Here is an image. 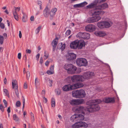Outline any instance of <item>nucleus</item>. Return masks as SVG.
<instances>
[{"instance_id":"13d9d810","label":"nucleus","mask_w":128,"mask_h":128,"mask_svg":"<svg viewBox=\"0 0 128 128\" xmlns=\"http://www.w3.org/2000/svg\"><path fill=\"white\" fill-rule=\"evenodd\" d=\"M24 88L26 89L27 88V85L26 83H24Z\"/></svg>"},{"instance_id":"412c9836","label":"nucleus","mask_w":128,"mask_h":128,"mask_svg":"<svg viewBox=\"0 0 128 128\" xmlns=\"http://www.w3.org/2000/svg\"><path fill=\"white\" fill-rule=\"evenodd\" d=\"M76 55L73 53H70L68 56V59L70 60H73L76 58Z\"/></svg>"},{"instance_id":"b1692460","label":"nucleus","mask_w":128,"mask_h":128,"mask_svg":"<svg viewBox=\"0 0 128 128\" xmlns=\"http://www.w3.org/2000/svg\"><path fill=\"white\" fill-rule=\"evenodd\" d=\"M104 102L107 103L114 102V100L113 98H106L105 99Z\"/></svg>"},{"instance_id":"4c0bfd02","label":"nucleus","mask_w":128,"mask_h":128,"mask_svg":"<svg viewBox=\"0 0 128 128\" xmlns=\"http://www.w3.org/2000/svg\"><path fill=\"white\" fill-rule=\"evenodd\" d=\"M4 40V38L2 36L0 35V43L1 44H2L3 43Z\"/></svg>"},{"instance_id":"864d4df0","label":"nucleus","mask_w":128,"mask_h":128,"mask_svg":"<svg viewBox=\"0 0 128 128\" xmlns=\"http://www.w3.org/2000/svg\"><path fill=\"white\" fill-rule=\"evenodd\" d=\"M31 122H33L34 121V116H31Z\"/></svg>"},{"instance_id":"c85d7f7f","label":"nucleus","mask_w":128,"mask_h":128,"mask_svg":"<svg viewBox=\"0 0 128 128\" xmlns=\"http://www.w3.org/2000/svg\"><path fill=\"white\" fill-rule=\"evenodd\" d=\"M58 40H54L52 43V45L53 46L56 47L58 44Z\"/></svg>"},{"instance_id":"f03ea898","label":"nucleus","mask_w":128,"mask_h":128,"mask_svg":"<svg viewBox=\"0 0 128 128\" xmlns=\"http://www.w3.org/2000/svg\"><path fill=\"white\" fill-rule=\"evenodd\" d=\"M104 13V12L97 6L96 7L94 12L92 13V15L94 16L88 18L87 22L88 23H91L98 22L101 18V17L98 15H102Z\"/></svg>"},{"instance_id":"aec40b11","label":"nucleus","mask_w":128,"mask_h":128,"mask_svg":"<svg viewBox=\"0 0 128 128\" xmlns=\"http://www.w3.org/2000/svg\"><path fill=\"white\" fill-rule=\"evenodd\" d=\"M57 9L56 8H54L51 10L50 12V19H51L52 17L54 15L55 13L57 11Z\"/></svg>"},{"instance_id":"680f3d73","label":"nucleus","mask_w":128,"mask_h":128,"mask_svg":"<svg viewBox=\"0 0 128 128\" xmlns=\"http://www.w3.org/2000/svg\"><path fill=\"white\" fill-rule=\"evenodd\" d=\"M40 62L41 64H42L43 63V59H42V57H41L40 58Z\"/></svg>"},{"instance_id":"72a5a7b5","label":"nucleus","mask_w":128,"mask_h":128,"mask_svg":"<svg viewBox=\"0 0 128 128\" xmlns=\"http://www.w3.org/2000/svg\"><path fill=\"white\" fill-rule=\"evenodd\" d=\"M13 118L14 120L16 122H18L19 120V118L16 116V114H14L13 115Z\"/></svg>"},{"instance_id":"6e6d98bb","label":"nucleus","mask_w":128,"mask_h":128,"mask_svg":"<svg viewBox=\"0 0 128 128\" xmlns=\"http://www.w3.org/2000/svg\"><path fill=\"white\" fill-rule=\"evenodd\" d=\"M40 56V54H38L36 56V58L37 59L38 61V60Z\"/></svg>"},{"instance_id":"c9c22d12","label":"nucleus","mask_w":128,"mask_h":128,"mask_svg":"<svg viewBox=\"0 0 128 128\" xmlns=\"http://www.w3.org/2000/svg\"><path fill=\"white\" fill-rule=\"evenodd\" d=\"M35 84L36 88L37 86L39 85V83L37 78H36L35 80Z\"/></svg>"},{"instance_id":"4be33fe9","label":"nucleus","mask_w":128,"mask_h":128,"mask_svg":"<svg viewBox=\"0 0 128 128\" xmlns=\"http://www.w3.org/2000/svg\"><path fill=\"white\" fill-rule=\"evenodd\" d=\"M98 6L102 10L108 8V5L106 3H104L101 5H99Z\"/></svg>"},{"instance_id":"e433bc0d","label":"nucleus","mask_w":128,"mask_h":128,"mask_svg":"<svg viewBox=\"0 0 128 128\" xmlns=\"http://www.w3.org/2000/svg\"><path fill=\"white\" fill-rule=\"evenodd\" d=\"M61 92V90L60 89L58 88L55 90V92L57 95H59Z\"/></svg>"},{"instance_id":"9d476101","label":"nucleus","mask_w":128,"mask_h":128,"mask_svg":"<svg viewBox=\"0 0 128 128\" xmlns=\"http://www.w3.org/2000/svg\"><path fill=\"white\" fill-rule=\"evenodd\" d=\"M15 8L14 10L12 11V12L15 19L17 21H18L19 19L18 15L17 12H19L20 10V7H14Z\"/></svg>"},{"instance_id":"09e8293b","label":"nucleus","mask_w":128,"mask_h":128,"mask_svg":"<svg viewBox=\"0 0 128 128\" xmlns=\"http://www.w3.org/2000/svg\"><path fill=\"white\" fill-rule=\"evenodd\" d=\"M20 105V102L19 101H18L16 102V105L17 107H19Z\"/></svg>"},{"instance_id":"2eb2a0df","label":"nucleus","mask_w":128,"mask_h":128,"mask_svg":"<svg viewBox=\"0 0 128 128\" xmlns=\"http://www.w3.org/2000/svg\"><path fill=\"white\" fill-rule=\"evenodd\" d=\"M78 117L77 118V122L76 123L84 122H82V120H83L84 119V115L81 114H77Z\"/></svg>"},{"instance_id":"c756f323","label":"nucleus","mask_w":128,"mask_h":128,"mask_svg":"<svg viewBox=\"0 0 128 128\" xmlns=\"http://www.w3.org/2000/svg\"><path fill=\"white\" fill-rule=\"evenodd\" d=\"M51 103L52 107L54 108L55 106V99L53 98H52Z\"/></svg>"},{"instance_id":"49530a36","label":"nucleus","mask_w":128,"mask_h":128,"mask_svg":"<svg viewBox=\"0 0 128 128\" xmlns=\"http://www.w3.org/2000/svg\"><path fill=\"white\" fill-rule=\"evenodd\" d=\"M70 32L71 31L70 30H69L66 31V34L67 36H68L70 34Z\"/></svg>"},{"instance_id":"7ed1b4c3","label":"nucleus","mask_w":128,"mask_h":128,"mask_svg":"<svg viewBox=\"0 0 128 128\" xmlns=\"http://www.w3.org/2000/svg\"><path fill=\"white\" fill-rule=\"evenodd\" d=\"M83 84L79 82L76 83L72 85L69 84L65 85L62 88V90L64 91H68L82 87Z\"/></svg>"},{"instance_id":"a19ab883","label":"nucleus","mask_w":128,"mask_h":128,"mask_svg":"<svg viewBox=\"0 0 128 128\" xmlns=\"http://www.w3.org/2000/svg\"><path fill=\"white\" fill-rule=\"evenodd\" d=\"M46 73L48 74H52L54 73V72H52L50 70L47 71Z\"/></svg>"},{"instance_id":"f257e3e1","label":"nucleus","mask_w":128,"mask_h":128,"mask_svg":"<svg viewBox=\"0 0 128 128\" xmlns=\"http://www.w3.org/2000/svg\"><path fill=\"white\" fill-rule=\"evenodd\" d=\"M101 102L100 99L94 100H89L86 102L88 105L84 108L83 106H79L76 110L75 111L81 112L84 110L89 112H92L97 111L100 109V107L98 104Z\"/></svg>"},{"instance_id":"052dcab7","label":"nucleus","mask_w":128,"mask_h":128,"mask_svg":"<svg viewBox=\"0 0 128 128\" xmlns=\"http://www.w3.org/2000/svg\"><path fill=\"white\" fill-rule=\"evenodd\" d=\"M21 53H19L18 54V58L19 59L21 58Z\"/></svg>"},{"instance_id":"bf43d9fd","label":"nucleus","mask_w":128,"mask_h":128,"mask_svg":"<svg viewBox=\"0 0 128 128\" xmlns=\"http://www.w3.org/2000/svg\"><path fill=\"white\" fill-rule=\"evenodd\" d=\"M38 104L40 106V107L41 108V110H42V106L41 105V103L40 101L38 102Z\"/></svg>"},{"instance_id":"6ab92c4d","label":"nucleus","mask_w":128,"mask_h":128,"mask_svg":"<svg viewBox=\"0 0 128 128\" xmlns=\"http://www.w3.org/2000/svg\"><path fill=\"white\" fill-rule=\"evenodd\" d=\"M104 25V28H108L112 24V22H108L106 21H103Z\"/></svg>"},{"instance_id":"774afa93","label":"nucleus","mask_w":128,"mask_h":128,"mask_svg":"<svg viewBox=\"0 0 128 128\" xmlns=\"http://www.w3.org/2000/svg\"><path fill=\"white\" fill-rule=\"evenodd\" d=\"M42 95H44L45 94V91L44 90H43L42 92Z\"/></svg>"},{"instance_id":"1a4fd4ad","label":"nucleus","mask_w":128,"mask_h":128,"mask_svg":"<svg viewBox=\"0 0 128 128\" xmlns=\"http://www.w3.org/2000/svg\"><path fill=\"white\" fill-rule=\"evenodd\" d=\"M74 128H81L82 127L86 128L88 124L85 122H76L74 124Z\"/></svg>"},{"instance_id":"5701e85b","label":"nucleus","mask_w":128,"mask_h":128,"mask_svg":"<svg viewBox=\"0 0 128 128\" xmlns=\"http://www.w3.org/2000/svg\"><path fill=\"white\" fill-rule=\"evenodd\" d=\"M77 114H74L71 116L70 118L72 122H77Z\"/></svg>"},{"instance_id":"6e6552de","label":"nucleus","mask_w":128,"mask_h":128,"mask_svg":"<svg viewBox=\"0 0 128 128\" xmlns=\"http://www.w3.org/2000/svg\"><path fill=\"white\" fill-rule=\"evenodd\" d=\"M71 79L72 82H74L84 80L83 77L81 75H74L71 77Z\"/></svg>"},{"instance_id":"79ce46f5","label":"nucleus","mask_w":128,"mask_h":128,"mask_svg":"<svg viewBox=\"0 0 128 128\" xmlns=\"http://www.w3.org/2000/svg\"><path fill=\"white\" fill-rule=\"evenodd\" d=\"M61 44L62 46L60 48L62 50H63L65 48V44H64L62 45V43H61Z\"/></svg>"},{"instance_id":"dca6fc26","label":"nucleus","mask_w":128,"mask_h":128,"mask_svg":"<svg viewBox=\"0 0 128 128\" xmlns=\"http://www.w3.org/2000/svg\"><path fill=\"white\" fill-rule=\"evenodd\" d=\"M49 14H50V10L48 8L46 7L44 10V15L45 17L47 18L49 16Z\"/></svg>"},{"instance_id":"ddd939ff","label":"nucleus","mask_w":128,"mask_h":128,"mask_svg":"<svg viewBox=\"0 0 128 128\" xmlns=\"http://www.w3.org/2000/svg\"><path fill=\"white\" fill-rule=\"evenodd\" d=\"M94 72H89L84 73L82 76L84 79V78L88 79L94 76Z\"/></svg>"},{"instance_id":"69168bd1","label":"nucleus","mask_w":128,"mask_h":128,"mask_svg":"<svg viewBox=\"0 0 128 128\" xmlns=\"http://www.w3.org/2000/svg\"><path fill=\"white\" fill-rule=\"evenodd\" d=\"M30 20L32 21H34V17L33 16H32L30 18Z\"/></svg>"},{"instance_id":"58836bf2","label":"nucleus","mask_w":128,"mask_h":128,"mask_svg":"<svg viewBox=\"0 0 128 128\" xmlns=\"http://www.w3.org/2000/svg\"><path fill=\"white\" fill-rule=\"evenodd\" d=\"M41 26H40L38 27L36 29L35 31L36 33V34H38L40 32V30L41 29Z\"/></svg>"},{"instance_id":"f3484780","label":"nucleus","mask_w":128,"mask_h":128,"mask_svg":"<svg viewBox=\"0 0 128 128\" xmlns=\"http://www.w3.org/2000/svg\"><path fill=\"white\" fill-rule=\"evenodd\" d=\"M95 34L96 35L100 36H103L106 35V33L103 31L96 32Z\"/></svg>"},{"instance_id":"9b49d317","label":"nucleus","mask_w":128,"mask_h":128,"mask_svg":"<svg viewBox=\"0 0 128 128\" xmlns=\"http://www.w3.org/2000/svg\"><path fill=\"white\" fill-rule=\"evenodd\" d=\"M96 27L95 26L92 24H89L85 27V30L87 31L92 32L95 30Z\"/></svg>"},{"instance_id":"a18cd8bd","label":"nucleus","mask_w":128,"mask_h":128,"mask_svg":"<svg viewBox=\"0 0 128 128\" xmlns=\"http://www.w3.org/2000/svg\"><path fill=\"white\" fill-rule=\"evenodd\" d=\"M42 97L43 102L44 103H46L47 101V98L44 96H43Z\"/></svg>"},{"instance_id":"a211bd4d","label":"nucleus","mask_w":128,"mask_h":128,"mask_svg":"<svg viewBox=\"0 0 128 128\" xmlns=\"http://www.w3.org/2000/svg\"><path fill=\"white\" fill-rule=\"evenodd\" d=\"M85 46V43L84 41L82 40H79V45L78 47V49H82L83 46Z\"/></svg>"},{"instance_id":"8fccbe9b","label":"nucleus","mask_w":128,"mask_h":128,"mask_svg":"<svg viewBox=\"0 0 128 128\" xmlns=\"http://www.w3.org/2000/svg\"><path fill=\"white\" fill-rule=\"evenodd\" d=\"M3 102L4 104L5 107H7V104L6 101L5 99H4L3 100Z\"/></svg>"},{"instance_id":"4468645a","label":"nucleus","mask_w":128,"mask_h":128,"mask_svg":"<svg viewBox=\"0 0 128 128\" xmlns=\"http://www.w3.org/2000/svg\"><path fill=\"white\" fill-rule=\"evenodd\" d=\"M87 2H84L80 4H74V5L73 7L74 8L82 7L87 5Z\"/></svg>"},{"instance_id":"603ef678","label":"nucleus","mask_w":128,"mask_h":128,"mask_svg":"<svg viewBox=\"0 0 128 128\" xmlns=\"http://www.w3.org/2000/svg\"><path fill=\"white\" fill-rule=\"evenodd\" d=\"M0 108L2 112H3L4 111V108L3 106L2 105L0 104Z\"/></svg>"},{"instance_id":"0eeeda50","label":"nucleus","mask_w":128,"mask_h":128,"mask_svg":"<svg viewBox=\"0 0 128 128\" xmlns=\"http://www.w3.org/2000/svg\"><path fill=\"white\" fill-rule=\"evenodd\" d=\"M76 63L80 66H86L87 65L88 62L84 58H80L76 60Z\"/></svg>"},{"instance_id":"de8ad7c7","label":"nucleus","mask_w":128,"mask_h":128,"mask_svg":"<svg viewBox=\"0 0 128 128\" xmlns=\"http://www.w3.org/2000/svg\"><path fill=\"white\" fill-rule=\"evenodd\" d=\"M0 27L2 29H4L5 27L4 24L2 23H0Z\"/></svg>"},{"instance_id":"393cba45","label":"nucleus","mask_w":128,"mask_h":128,"mask_svg":"<svg viewBox=\"0 0 128 128\" xmlns=\"http://www.w3.org/2000/svg\"><path fill=\"white\" fill-rule=\"evenodd\" d=\"M103 22H98L97 25L98 27L100 29L104 28V25Z\"/></svg>"},{"instance_id":"5fc2aeb1","label":"nucleus","mask_w":128,"mask_h":128,"mask_svg":"<svg viewBox=\"0 0 128 128\" xmlns=\"http://www.w3.org/2000/svg\"><path fill=\"white\" fill-rule=\"evenodd\" d=\"M26 52L27 53L30 54L31 52V51L30 50L27 49L26 50Z\"/></svg>"},{"instance_id":"423d86ee","label":"nucleus","mask_w":128,"mask_h":128,"mask_svg":"<svg viewBox=\"0 0 128 128\" xmlns=\"http://www.w3.org/2000/svg\"><path fill=\"white\" fill-rule=\"evenodd\" d=\"M84 100L83 99H73L70 101V104L72 106L79 105L84 103Z\"/></svg>"},{"instance_id":"c03bdc74","label":"nucleus","mask_w":128,"mask_h":128,"mask_svg":"<svg viewBox=\"0 0 128 128\" xmlns=\"http://www.w3.org/2000/svg\"><path fill=\"white\" fill-rule=\"evenodd\" d=\"M15 92L16 96L18 97L19 96V92L18 89H15Z\"/></svg>"},{"instance_id":"f704fd0d","label":"nucleus","mask_w":128,"mask_h":128,"mask_svg":"<svg viewBox=\"0 0 128 128\" xmlns=\"http://www.w3.org/2000/svg\"><path fill=\"white\" fill-rule=\"evenodd\" d=\"M48 84L50 86H51L52 85V80H50V78H47Z\"/></svg>"},{"instance_id":"e2e57ef3","label":"nucleus","mask_w":128,"mask_h":128,"mask_svg":"<svg viewBox=\"0 0 128 128\" xmlns=\"http://www.w3.org/2000/svg\"><path fill=\"white\" fill-rule=\"evenodd\" d=\"M50 62L47 61L45 63V64L46 66H48V65Z\"/></svg>"},{"instance_id":"20e7f679","label":"nucleus","mask_w":128,"mask_h":128,"mask_svg":"<svg viewBox=\"0 0 128 128\" xmlns=\"http://www.w3.org/2000/svg\"><path fill=\"white\" fill-rule=\"evenodd\" d=\"M72 94L73 97L76 98H83L86 95L84 91L82 89L73 91Z\"/></svg>"},{"instance_id":"cd10ccee","label":"nucleus","mask_w":128,"mask_h":128,"mask_svg":"<svg viewBox=\"0 0 128 128\" xmlns=\"http://www.w3.org/2000/svg\"><path fill=\"white\" fill-rule=\"evenodd\" d=\"M22 14H23V16L22 18V20L24 22H26L27 21V15L23 12H22Z\"/></svg>"},{"instance_id":"4d7b16f0","label":"nucleus","mask_w":128,"mask_h":128,"mask_svg":"<svg viewBox=\"0 0 128 128\" xmlns=\"http://www.w3.org/2000/svg\"><path fill=\"white\" fill-rule=\"evenodd\" d=\"M99 0H95L93 2L94 4L96 6Z\"/></svg>"},{"instance_id":"bb28decb","label":"nucleus","mask_w":128,"mask_h":128,"mask_svg":"<svg viewBox=\"0 0 128 128\" xmlns=\"http://www.w3.org/2000/svg\"><path fill=\"white\" fill-rule=\"evenodd\" d=\"M12 83V88L15 89H18V86L16 84V81L14 80L13 81Z\"/></svg>"},{"instance_id":"473e14b6","label":"nucleus","mask_w":128,"mask_h":128,"mask_svg":"<svg viewBox=\"0 0 128 128\" xmlns=\"http://www.w3.org/2000/svg\"><path fill=\"white\" fill-rule=\"evenodd\" d=\"M93 2L91 3L90 4L87 6L86 7L88 8H92L96 6V5Z\"/></svg>"},{"instance_id":"a878e982","label":"nucleus","mask_w":128,"mask_h":128,"mask_svg":"<svg viewBox=\"0 0 128 128\" xmlns=\"http://www.w3.org/2000/svg\"><path fill=\"white\" fill-rule=\"evenodd\" d=\"M83 39H88L90 37V34L87 33H84L83 34Z\"/></svg>"},{"instance_id":"ea45409f","label":"nucleus","mask_w":128,"mask_h":128,"mask_svg":"<svg viewBox=\"0 0 128 128\" xmlns=\"http://www.w3.org/2000/svg\"><path fill=\"white\" fill-rule=\"evenodd\" d=\"M42 2L40 1H38V4L40 6L39 8L40 10H42Z\"/></svg>"},{"instance_id":"39448f33","label":"nucleus","mask_w":128,"mask_h":128,"mask_svg":"<svg viewBox=\"0 0 128 128\" xmlns=\"http://www.w3.org/2000/svg\"><path fill=\"white\" fill-rule=\"evenodd\" d=\"M64 68L70 74H74L76 70V66L72 64H66L64 65Z\"/></svg>"},{"instance_id":"3c124183","label":"nucleus","mask_w":128,"mask_h":128,"mask_svg":"<svg viewBox=\"0 0 128 128\" xmlns=\"http://www.w3.org/2000/svg\"><path fill=\"white\" fill-rule=\"evenodd\" d=\"M54 66H51L50 68V70L52 72H54Z\"/></svg>"},{"instance_id":"f8f14e48","label":"nucleus","mask_w":128,"mask_h":128,"mask_svg":"<svg viewBox=\"0 0 128 128\" xmlns=\"http://www.w3.org/2000/svg\"><path fill=\"white\" fill-rule=\"evenodd\" d=\"M79 40H76L72 42L70 44V46L71 48L76 49L78 48L79 45Z\"/></svg>"},{"instance_id":"2f4dec72","label":"nucleus","mask_w":128,"mask_h":128,"mask_svg":"<svg viewBox=\"0 0 128 128\" xmlns=\"http://www.w3.org/2000/svg\"><path fill=\"white\" fill-rule=\"evenodd\" d=\"M4 94L5 96H9V93L8 90L6 89H4L3 90Z\"/></svg>"},{"instance_id":"338daca9","label":"nucleus","mask_w":128,"mask_h":128,"mask_svg":"<svg viewBox=\"0 0 128 128\" xmlns=\"http://www.w3.org/2000/svg\"><path fill=\"white\" fill-rule=\"evenodd\" d=\"M19 37L20 38H21L22 37V33L21 31H20L19 32Z\"/></svg>"},{"instance_id":"37998d69","label":"nucleus","mask_w":128,"mask_h":128,"mask_svg":"<svg viewBox=\"0 0 128 128\" xmlns=\"http://www.w3.org/2000/svg\"><path fill=\"white\" fill-rule=\"evenodd\" d=\"M26 78L28 80L30 76V72L29 71H28L26 72Z\"/></svg>"},{"instance_id":"0e129e2a","label":"nucleus","mask_w":128,"mask_h":128,"mask_svg":"<svg viewBox=\"0 0 128 128\" xmlns=\"http://www.w3.org/2000/svg\"><path fill=\"white\" fill-rule=\"evenodd\" d=\"M7 111L8 113H10V107H9L8 108Z\"/></svg>"},{"instance_id":"7c9ffc66","label":"nucleus","mask_w":128,"mask_h":128,"mask_svg":"<svg viewBox=\"0 0 128 128\" xmlns=\"http://www.w3.org/2000/svg\"><path fill=\"white\" fill-rule=\"evenodd\" d=\"M84 33L81 32H78L76 35V37L79 38H83V34Z\"/></svg>"}]
</instances>
